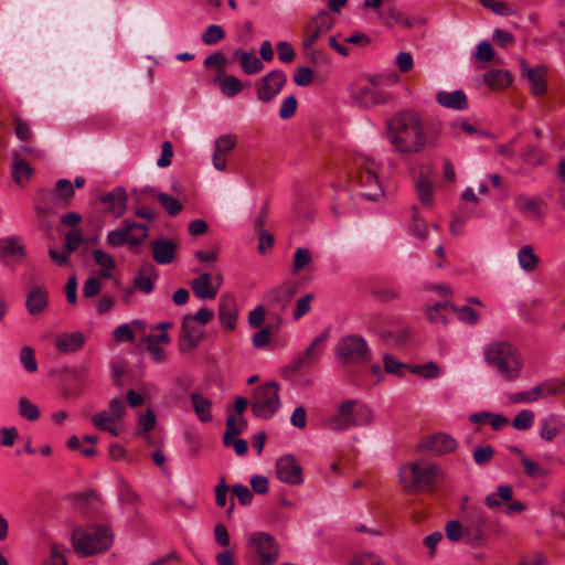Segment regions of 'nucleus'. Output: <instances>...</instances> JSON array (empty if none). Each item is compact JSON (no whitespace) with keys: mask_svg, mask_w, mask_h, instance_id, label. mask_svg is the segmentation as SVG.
<instances>
[{"mask_svg":"<svg viewBox=\"0 0 565 565\" xmlns=\"http://www.w3.org/2000/svg\"><path fill=\"white\" fill-rule=\"evenodd\" d=\"M440 135L439 125H428L414 109H402L386 122V137L402 154H417L428 146H435Z\"/></svg>","mask_w":565,"mask_h":565,"instance_id":"f257e3e1","label":"nucleus"},{"mask_svg":"<svg viewBox=\"0 0 565 565\" xmlns=\"http://www.w3.org/2000/svg\"><path fill=\"white\" fill-rule=\"evenodd\" d=\"M484 360L505 381L512 382L520 377L524 367L521 351L504 340L490 342L484 348Z\"/></svg>","mask_w":565,"mask_h":565,"instance_id":"f03ea898","label":"nucleus"},{"mask_svg":"<svg viewBox=\"0 0 565 565\" xmlns=\"http://www.w3.org/2000/svg\"><path fill=\"white\" fill-rule=\"evenodd\" d=\"M439 475V466L426 460L406 462L401 466L398 471L403 489L412 494L430 491L435 487Z\"/></svg>","mask_w":565,"mask_h":565,"instance_id":"7ed1b4c3","label":"nucleus"},{"mask_svg":"<svg viewBox=\"0 0 565 565\" xmlns=\"http://www.w3.org/2000/svg\"><path fill=\"white\" fill-rule=\"evenodd\" d=\"M72 543L75 553L85 557L108 550L113 543V533L104 525H89L73 531Z\"/></svg>","mask_w":565,"mask_h":565,"instance_id":"20e7f679","label":"nucleus"},{"mask_svg":"<svg viewBox=\"0 0 565 565\" xmlns=\"http://www.w3.org/2000/svg\"><path fill=\"white\" fill-rule=\"evenodd\" d=\"M353 166L361 188V195L370 201H377L383 196V188L377 171L380 164L366 153L356 152L353 156Z\"/></svg>","mask_w":565,"mask_h":565,"instance_id":"39448f33","label":"nucleus"},{"mask_svg":"<svg viewBox=\"0 0 565 565\" xmlns=\"http://www.w3.org/2000/svg\"><path fill=\"white\" fill-rule=\"evenodd\" d=\"M279 388L277 382H267L254 391L250 408L256 417L268 419L279 409Z\"/></svg>","mask_w":565,"mask_h":565,"instance_id":"423d86ee","label":"nucleus"},{"mask_svg":"<svg viewBox=\"0 0 565 565\" xmlns=\"http://www.w3.org/2000/svg\"><path fill=\"white\" fill-rule=\"evenodd\" d=\"M334 352L337 358L345 364H364L372 358L366 340L358 334L341 338Z\"/></svg>","mask_w":565,"mask_h":565,"instance_id":"0eeeda50","label":"nucleus"},{"mask_svg":"<svg viewBox=\"0 0 565 565\" xmlns=\"http://www.w3.org/2000/svg\"><path fill=\"white\" fill-rule=\"evenodd\" d=\"M149 228L147 225L130 220H125L121 226L107 234V244L111 247L128 245L137 247L147 238Z\"/></svg>","mask_w":565,"mask_h":565,"instance_id":"6e6552de","label":"nucleus"},{"mask_svg":"<svg viewBox=\"0 0 565 565\" xmlns=\"http://www.w3.org/2000/svg\"><path fill=\"white\" fill-rule=\"evenodd\" d=\"M354 406V401H344L338 406L335 414L326 420L324 425L331 430H347L351 427L369 425L373 422V414L370 408L362 411V414L365 415V420L355 418Z\"/></svg>","mask_w":565,"mask_h":565,"instance_id":"1a4fd4ad","label":"nucleus"},{"mask_svg":"<svg viewBox=\"0 0 565 565\" xmlns=\"http://www.w3.org/2000/svg\"><path fill=\"white\" fill-rule=\"evenodd\" d=\"M488 518L481 507H472L465 518V537L472 545H484L488 541L486 529Z\"/></svg>","mask_w":565,"mask_h":565,"instance_id":"9d476101","label":"nucleus"},{"mask_svg":"<svg viewBox=\"0 0 565 565\" xmlns=\"http://www.w3.org/2000/svg\"><path fill=\"white\" fill-rule=\"evenodd\" d=\"M328 332L324 331L319 334L301 353L297 354L288 365L292 373H298L302 370H310L315 366L321 356L324 348Z\"/></svg>","mask_w":565,"mask_h":565,"instance_id":"9b49d317","label":"nucleus"},{"mask_svg":"<svg viewBox=\"0 0 565 565\" xmlns=\"http://www.w3.org/2000/svg\"><path fill=\"white\" fill-rule=\"evenodd\" d=\"M287 76L282 71L275 70L267 73L255 84L256 96L263 103H270L282 89Z\"/></svg>","mask_w":565,"mask_h":565,"instance_id":"f8f14e48","label":"nucleus"},{"mask_svg":"<svg viewBox=\"0 0 565 565\" xmlns=\"http://www.w3.org/2000/svg\"><path fill=\"white\" fill-rule=\"evenodd\" d=\"M248 543L260 557V565H273L278 559V547L271 535L256 532L249 535Z\"/></svg>","mask_w":565,"mask_h":565,"instance_id":"ddd939ff","label":"nucleus"},{"mask_svg":"<svg viewBox=\"0 0 565 565\" xmlns=\"http://www.w3.org/2000/svg\"><path fill=\"white\" fill-rule=\"evenodd\" d=\"M276 475L280 481L292 486L301 484L303 481L302 469L290 455L282 456L277 460Z\"/></svg>","mask_w":565,"mask_h":565,"instance_id":"4468645a","label":"nucleus"},{"mask_svg":"<svg viewBox=\"0 0 565 565\" xmlns=\"http://www.w3.org/2000/svg\"><path fill=\"white\" fill-rule=\"evenodd\" d=\"M515 209L531 220H542L546 212V202L541 198L530 196L525 193L514 198Z\"/></svg>","mask_w":565,"mask_h":565,"instance_id":"2eb2a0df","label":"nucleus"},{"mask_svg":"<svg viewBox=\"0 0 565 565\" xmlns=\"http://www.w3.org/2000/svg\"><path fill=\"white\" fill-rule=\"evenodd\" d=\"M204 335V327L200 323L193 322L192 319L184 316L181 327V341L180 350L182 352H189L196 348Z\"/></svg>","mask_w":565,"mask_h":565,"instance_id":"dca6fc26","label":"nucleus"},{"mask_svg":"<svg viewBox=\"0 0 565 565\" xmlns=\"http://www.w3.org/2000/svg\"><path fill=\"white\" fill-rule=\"evenodd\" d=\"M457 441L451 436L443 433L434 434L425 438L419 447L435 455H447L457 449Z\"/></svg>","mask_w":565,"mask_h":565,"instance_id":"f3484780","label":"nucleus"},{"mask_svg":"<svg viewBox=\"0 0 565 565\" xmlns=\"http://www.w3.org/2000/svg\"><path fill=\"white\" fill-rule=\"evenodd\" d=\"M218 319L226 330H234L237 320V305L234 295L224 294L218 300Z\"/></svg>","mask_w":565,"mask_h":565,"instance_id":"a211bd4d","label":"nucleus"},{"mask_svg":"<svg viewBox=\"0 0 565 565\" xmlns=\"http://www.w3.org/2000/svg\"><path fill=\"white\" fill-rule=\"evenodd\" d=\"M128 195L124 188L117 186L103 195L100 201L106 205V211L114 217H120L127 210Z\"/></svg>","mask_w":565,"mask_h":565,"instance_id":"6ab92c4d","label":"nucleus"},{"mask_svg":"<svg viewBox=\"0 0 565 565\" xmlns=\"http://www.w3.org/2000/svg\"><path fill=\"white\" fill-rule=\"evenodd\" d=\"M86 342L83 332H63L55 337V348L61 354H68L79 351Z\"/></svg>","mask_w":565,"mask_h":565,"instance_id":"aec40b11","label":"nucleus"},{"mask_svg":"<svg viewBox=\"0 0 565 565\" xmlns=\"http://www.w3.org/2000/svg\"><path fill=\"white\" fill-rule=\"evenodd\" d=\"M351 96L353 100L363 108L386 104L388 102V98L384 95V93L370 86H362L352 90Z\"/></svg>","mask_w":565,"mask_h":565,"instance_id":"412c9836","label":"nucleus"},{"mask_svg":"<svg viewBox=\"0 0 565 565\" xmlns=\"http://www.w3.org/2000/svg\"><path fill=\"white\" fill-rule=\"evenodd\" d=\"M522 70L526 76L531 92L541 96L546 92V74L547 70L545 66L529 67L524 62L522 63Z\"/></svg>","mask_w":565,"mask_h":565,"instance_id":"4be33fe9","label":"nucleus"},{"mask_svg":"<svg viewBox=\"0 0 565 565\" xmlns=\"http://www.w3.org/2000/svg\"><path fill=\"white\" fill-rule=\"evenodd\" d=\"M153 260L159 265H167L174 260L177 245L170 239H156L151 243Z\"/></svg>","mask_w":565,"mask_h":565,"instance_id":"5701e85b","label":"nucleus"},{"mask_svg":"<svg viewBox=\"0 0 565 565\" xmlns=\"http://www.w3.org/2000/svg\"><path fill=\"white\" fill-rule=\"evenodd\" d=\"M436 100L441 107L454 110H466L469 107L467 95L462 89L454 92L440 90L436 95Z\"/></svg>","mask_w":565,"mask_h":565,"instance_id":"b1692460","label":"nucleus"},{"mask_svg":"<svg viewBox=\"0 0 565 565\" xmlns=\"http://www.w3.org/2000/svg\"><path fill=\"white\" fill-rule=\"evenodd\" d=\"M190 285L199 299H214L217 295V286L213 285V277L209 273L200 274Z\"/></svg>","mask_w":565,"mask_h":565,"instance_id":"393cba45","label":"nucleus"},{"mask_svg":"<svg viewBox=\"0 0 565 565\" xmlns=\"http://www.w3.org/2000/svg\"><path fill=\"white\" fill-rule=\"evenodd\" d=\"M49 303V292L44 287L33 288L26 296L25 307L30 315L42 313Z\"/></svg>","mask_w":565,"mask_h":565,"instance_id":"a878e982","label":"nucleus"},{"mask_svg":"<svg viewBox=\"0 0 565 565\" xmlns=\"http://www.w3.org/2000/svg\"><path fill=\"white\" fill-rule=\"evenodd\" d=\"M233 57L239 62L242 71L246 75L257 74L264 68L262 60L253 51L246 52L238 49L234 51Z\"/></svg>","mask_w":565,"mask_h":565,"instance_id":"bb28decb","label":"nucleus"},{"mask_svg":"<svg viewBox=\"0 0 565 565\" xmlns=\"http://www.w3.org/2000/svg\"><path fill=\"white\" fill-rule=\"evenodd\" d=\"M215 82L218 85L221 93L228 98L236 96L243 89V85L238 78L234 75H227L224 71L217 73Z\"/></svg>","mask_w":565,"mask_h":565,"instance_id":"cd10ccee","label":"nucleus"},{"mask_svg":"<svg viewBox=\"0 0 565 565\" xmlns=\"http://www.w3.org/2000/svg\"><path fill=\"white\" fill-rule=\"evenodd\" d=\"M143 192L149 194L151 198H156L171 216H175L183 209L182 203L170 194L157 192L152 188H147Z\"/></svg>","mask_w":565,"mask_h":565,"instance_id":"c85d7f7f","label":"nucleus"},{"mask_svg":"<svg viewBox=\"0 0 565 565\" xmlns=\"http://www.w3.org/2000/svg\"><path fill=\"white\" fill-rule=\"evenodd\" d=\"M24 246L18 236H10L0 239V258L4 259L11 256L24 257Z\"/></svg>","mask_w":565,"mask_h":565,"instance_id":"c756f323","label":"nucleus"},{"mask_svg":"<svg viewBox=\"0 0 565 565\" xmlns=\"http://www.w3.org/2000/svg\"><path fill=\"white\" fill-rule=\"evenodd\" d=\"M74 196V188L70 180L60 179L53 190V200L55 204L67 206Z\"/></svg>","mask_w":565,"mask_h":565,"instance_id":"7c9ffc66","label":"nucleus"},{"mask_svg":"<svg viewBox=\"0 0 565 565\" xmlns=\"http://www.w3.org/2000/svg\"><path fill=\"white\" fill-rule=\"evenodd\" d=\"M518 263L524 271L533 273L540 264V258L531 245H525L518 252Z\"/></svg>","mask_w":565,"mask_h":565,"instance_id":"2f4dec72","label":"nucleus"},{"mask_svg":"<svg viewBox=\"0 0 565 565\" xmlns=\"http://www.w3.org/2000/svg\"><path fill=\"white\" fill-rule=\"evenodd\" d=\"M117 422L108 411H102L92 417V423L97 429L105 430L115 437L119 435V430L116 427Z\"/></svg>","mask_w":565,"mask_h":565,"instance_id":"473e14b6","label":"nucleus"},{"mask_svg":"<svg viewBox=\"0 0 565 565\" xmlns=\"http://www.w3.org/2000/svg\"><path fill=\"white\" fill-rule=\"evenodd\" d=\"M247 427V422L243 418L236 419L233 414H230L226 418V428L223 435V444L225 447H230L232 438L241 435Z\"/></svg>","mask_w":565,"mask_h":565,"instance_id":"72a5a7b5","label":"nucleus"},{"mask_svg":"<svg viewBox=\"0 0 565 565\" xmlns=\"http://www.w3.org/2000/svg\"><path fill=\"white\" fill-rule=\"evenodd\" d=\"M191 402L193 404V408H194V412H195L198 418L202 423H207L212 419V414H211L212 402H211V399H209L198 393H193L191 395Z\"/></svg>","mask_w":565,"mask_h":565,"instance_id":"f704fd0d","label":"nucleus"},{"mask_svg":"<svg viewBox=\"0 0 565 565\" xmlns=\"http://www.w3.org/2000/svg\"><path fill=\"white\" fill-rule=\"evenodd\" d=\"M536 391L540 399L557 396L565 393V383L557 379H550L536 385Z\"/></svg>","mask_w":565,"mask_h":565,"instance_id":"c9c22d12","label":"nucleus"},{"mask_svg":"<svg viewBox=\"0 0 565 565\" xmlns=\"http://www.w3.org/2000/svg\"><path fill=\"white\" fill-rule=\"evenodd\" d=\"M483 81L491 88H503L512 83V77L507 71L490 70L484 73Z\"/></svg>","mask_w":565,"mask_h":565,"instance_id":"e433bc0d","label":"nucleus"},{"mask_svg":"<svg viewBox=\"0 0 565 565\" xmlns=\"http://www.w3.org/2000/svg\"><path fill=\"white\" fill-rule=\"evenodd\" d=\"M93 257L95 263L100 267L99 276L103 278H110L111 270H114L116 266L114 257L102 249H94Z\"/></svg>","mask_w":565,"mask_h":565,"instance_id":"4c0bfd02","label":"nucleus"},{"mask_svg":"<svg viewBox=\"0 0 565 565\" xmlns=\"http://www.w3.org/2000/svg\"><path fill=\"white\" fill-rule=\"evenodd\" d=\"M561 430V424L556 416L550 415L541 420L540 436L545 441H552Z\"/></svg>","mask_w":565,"mask_h":565,"instance_id":"58836bf2","label":"nucleus"},{"mask_svg":"<svg viewBox=\"0 0 565 565\" xmlns=\"http://www.w3.org/2000/svg\"><path fill=\"white\" fill-rule=\"evenodd\" d=\"M450 309L449 302H436L435 305H427L425 307L427 319L430 323L435 324H446L447 318L445 316V311Z\"/></svg>","mask_w":565,"mask_h":565,"instance_id":"ea45409f","label":"nucleus"},{"mask_svg":"<svg viewBox=\"0 0 565 565\" xmlns=\"http://www.w3.org/2000/svg\"><path fill=\"white\" fill-rule=\"evenodd\" d=\"M512 495H513V490H512L511 486H508V484L500 486V487H498L497 492H493V493H490L487 495L486 504L490 509H495L501 505L500 500L509 502V501H511Z\"/></svg>","mask_w":565,"mask_h":565,"instance_id":"a19ab883","label":"nucleus"},{"mask_svg":"<svg viewBox=\"0 0 565 565\" xmlns=\"http://www.w3.org/2000/svg\"><path fill=\"white\" fill-rule=\"evenodd\" d=\"M32 174H33V169L31 168V166L26 161L19 159L18 154H15L14 163L12 167V175H13L14 181L18 184H22L24 181L30 180Z\"/></svg>","mask_w":565,"mask_h":565,"instance_id":"79ce46f5","label":"nucleus"},{"mask_svg":"<svg viewBox=\"0 0 565 565\" xmlns=\"http://www.w3.org/2000/svg\"><path fill=\"white\" fill-rule=\"evenodd\" d=\"M416 192L420 203L424 206H431L433 204V184L426 177H420L416 182Z\"/></svg>","mask_w":565,"mask_h":565,"instance_id":"37998d69","label":"nucleus"},{"mask_svg":"<svg viewBox=\"0 0 565 565\" xmlns=\"http://www.w3.org/2000/svg\"><path fill=\"white\" fill-rule=\"evenodd\" d=\"M379 17L387 26L402 24L409 28L412 24L398 10L390 8L388 10L380 11Z\"/></svg>","mask_w":565,"mask_h":565,"instance_id":"c03bdc74","label":"nucleus"},{"mask_svg":"<svg viewBox=\"0 0 565 565\" xmlns=\"http://www.w3.org/2000/svg\"><path fill=\"white\" fill-rule=\"evenodd\" d=\"M225 31L222 26L216 24L209 25L201 35L202 42L205 45H215L225 39Z\"/></svg>","mask_w":565,"mask_h":565,"instance_id":"a18cd8bd","label":"nucleus"},{"mask_svg":"<svg viewBox=\"0 0 565 565\" xmlns=\"http://www.w3.org/2000/svg\"><path fill=\"white\" fill-rule=\"evenodd\" d=\"M312 260L311 253L308 248L298 247L294 254V264L291 271L298 274L305 269Z\"/></svg>","mask_w":565,"mask_h":565,"instance_id":"49530a36","label":"nucleus"},{"mask_svg":"<svg viewBox=\"0 0 565 565\" xmlns=\"http://www.w3.org/2000/svg\"><path fill=\"white\" fill-rule=\"evenodd\" d=\"M19 415L28 420H36L40 417L39 407L26 397H21L18 404Z\"/></svg>","mask_w":565,"mask_h":565,"instance_id":"de8ad7c7","label":"nucleus"},{"mask_svg":"<svg viewBox=\"0 0 565 565\" xmlns=\"http://www.w3.org/2000/svg\"><path fill=\"white\" fill-rule=\"evenodd\" d=\"M450 310H452L458 319L461 322L468 323V324H476L479 320V315L476 312V310L469 306H461L457 307L454 305H450Z\"/></svg>","mask_w":565,"mask_h":565,"instance_id":"09e8293b","label":"nucleus"},{"mask_svg":"<svg viewBox=\"0 0 565 565\" xmlns=\"http://www.w3.org/2000/svg\"><path fill=\"white\" fill-rule=\"evenodd\" d=\"M237 136L233 134H226L220 136L214 142V149L218 151V153H223L227 156L235 146L237 145Z\"/></svg>","mask_w":565,"mask_h":565,"instance_id":"8fccbe9b","label":"nucleus"},{"mask_svg":"<svg viewBox=\"0 0 565 565\" xmlns=\"http://www.w3.org/2000/svg\"><path fill=\"white\" fill-rule=\"evenodd\" d=\"M521 465L524 468V472L530 478H542L546 477L548 475V470L544 467L540 466L539 463L534 462L532 459H530L526 456H522V462Z\"/></svg>","mask_w":565,"mask_h":565,"instance_id":"3c124183","label":"nucleus"},{"mask_svg":"<svg viewBox=\"0 0 565 565\" xmlns=\"http://www.w3.org/2000/svg\"><path fill=\"white\" fill-rule=\"evenodd\" d=\"M347 565H384V563L377 554L364 552L354 555Z\"/></svg>","mask_w":565,"mask_h":565,"instance_id":"603ef678","label":"nucleus"},{"mask_svg":"<svg viewBox=\"0 0 565 565\" xmlns=\"http://www.w3.org/2000/svg\"><path fill=\"white\" fill-rule=\"evenodd\" d=\"M535 415L531 409H523L513 418L512 425L518 430H526L532 427Z\"/></svg>","mask_w":565,"mask_h":565,"instance_id":"864d4df0","label":"nucleus"},{"mask_svg":"<svg viewBox=\"0 0 565 565\" xmlns=\"http://www.w3.org/2000/svg\"><path fill=\"white\" fill-rule=\"evenodd\" d=\"M19 360L28 372L33 373L38 370L34 350L31 347L24 345L21 349Z\"/></svg>","mask_w":565,"mask_h":565,"instance_id":"5fc2aeb1","label":"nucleus"},{"mask_svg":"<svg viewBox=\"0 0 565 565\" xmlns=\"http://www.w3.org/2000/svg\"><path fill=\"white\" fill-rule=\"evenodd\" d=\"M311 23L326 33L333 28L334 18L328 11L322 10L311 20Z\"/></svg>","mask_w":565,"mask_h":565,"instance_id":"6e6d98bb","label":"nucleus"},{"mask_svg":"<svg viewBox=\"0 0 565 565\" xmlns=\"http://www.w3.org/2000/svg\"><path fill=\"white\" fill-rule=\"evenodd\" d=\"M411 371L425 379H435L440 373L439 366L435 362H427L425 364L415 365Z\"/></svg>","mask_w":565,"mask_h":565,"instance_id":"4d7b16f0","label":"nucleus"},{"mask_svg":"<svg viewBox=\"0 0 565 565\" xmlns=\"http://www.w3.org/2000/svg\"><path fill=\"white\" fill-rule=\"evenodd\" d=\"M445 532L448 540L458 542L465 536V525L459 521L452 520L447 522Z\"/></svg>","mask_w":565,"mask_h":565,"instance_id":"13d9d810","label":"nucleus"},{"mask_svg":"<svg viewBox=\"0 0 565 565\" xmlns=\"http://www.w3.org/2000/svg\"><path fill=\"white\" fill-rule=\"evenodd\" d=\"M84 238L78 230L71 231L65 235V244L63 248L71 255L82 245Z\"/></svg>","mask_w":565,"mask_h":565,"instance_id":"bf43d9fd","label":"nucleus"},{"mask_svg":"<svg viewBox=\"0 0 565 565\" xmlns=\"http://www.w3.org/2000/svg\"><path fill=\"white\" fill-rule=\"evenodd\" d=\"M297 106V98L294 95L284 98L279 108V117L281 119H289L295 115Z\"/></svg>","mask_w":565,"mask_h":565,"instance_id":"052dcab7","label":"nucleus"},{"mask_svg":"<svg viewBox=\"0 0 565 565\" xmlns=\"http://www.w3.org/2000/svg\"><path fill=\"white\" fill-rule=\"evenodd\" d=\"M294 82L298 86H309L312 83L313 79V72L311 68L307 66H299L295 71L294 74Z\"/></svg>","mask_w":565,"mask_h":565,"instance_id":"680f3d73","label":"nucleus"},{"mask_svg":"<svg viewBox=\"0 0 565 565\" xmlns=\"http://www.w3.org/2000/svg\"><path fill=\"white\" fill-rule=\"evenodd\" d=\"M522 158L525 163L531 166H541L544 163V157L541 153L540 149L535 146H529L525 151L522 153Z\"/></svg>","mask_w":565,"mask_h":565,"instance_id":"e2e57ef3","label":"nucleus"},{"mask_svg":"<svg viewBox=\"0 0 565 565\" xmlns=\"http://www.w3.org/2000/svg\"><path fill=\"white\" fill-rule=\"evenodd\" d=\"M278 58L284 63H291L295 60L296 53L289 42L280 41L276 45Z\"/></svg>","mask_w":565,"mask_h":565,"instance_id":"0e129e2a","label":"nucleus"},{"mask_svg":"<svg viewBox=\"0 0 565 565\" xmlns=\"http://www.w3.org/2000/svg\"><path fill=\"white\" fill-rule=\"evenodd\" d=\"M494 456V449L492 446L478 447L472 452L473 461L482 466L489 462Z\"/></svg>","mask_w":565,"mask_h":565,"instance_id":"69168bd1","label":"nucleus"},{"mask_svg":"<svg viewBox=\"0 0 565 565\" xmlns=\"http://www.w3.org/2000/svg\"><path fill=\"white\" fill-rule=\"evenodd\" d=\"M185 441L188 444V450L191 457L196 458L202 449V439L198 434L185 433Z\"/></svg>","mask_w":565,"mask_h":565,"instance_id":"338daca9","label":"nucleus"},{"mask_svg":"<svg viewBox=\"0 0 565 565\" xmlns=\"http://www.w3.org/2000/svg\"><path fill=\"white\" fill-rule=\"evenodd\" d=\"M154 278H156V275H153V278H151L149 276L139 274L134 279V288L143 294H150L154 288V284H153Z\"/></svg>","mask_w":565,"mask_h":565,"instance_id":"774afa93","label":"nucleus"}]
</instances>
